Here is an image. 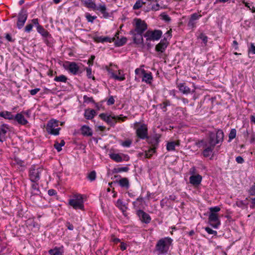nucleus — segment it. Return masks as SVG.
Returning <instances> with one entry per match:
<instances>
[{
	"mask_svg": "<svg viewBox=\"0 0 255 255\" xmlns=\"http://www.w3.org/2000/svg\"><path fill=\"white\" fill-rule=\"evenodd\" d=\"M242 2L247 7L251 10L253 13H255V7L253 6L252 7H251L250 4L248 2H246L245 0H242Z\"/></svg>",
	"mask_w": 255,
	"mask_h": 255,
	"instance_id": "obj_48",
	"label": "nucleus"
},
{
	"mask_svg": "<svg viewBox=\"0 0 255 255\" xmlns=\"http://www.w3.org/2000/svg\"><path fill=\"white\" fill-rule=\"evenodd\" d=\"M209 222L210 225L215 229L218 228L221 224L220 220L219 219L218 214H213V213H209Z\"/></svg>",
	"mask_w": 255,
	"mask_h": 255,
	"instance_id": "obj_12",
	"label": "nucleus"
},
{
	"mask_svg": "<svg viewBox=\"0 0 255 255\" xmlns=\"http://www.w3.org/2000/svg\"><path fill=\"white\" fill-rule=\"evenodd\" d=\"M82 134L84 136H90L93 134V132L89 127L86 125L83 126L81 128Z\"/></svg>",
	"mask_w": 255,
	"mask_h": 255,
	"instance_id": "obj_29",
	"label": "nucleus"
},
{
	"mask_svg": "<svg viewBox=\"0 0 255 255\" xmlns=\"http://www.w3.org/2000/svg\"><path fill=\"white\" fill-rule=\"evenodd\" d=\"M168 44V43L165 38L161 39L160 42L156 45L155 50L160 53L163 52L167 48Z\"/></svg>",
	"mask_w": 255,
	"mask_h": 255,
	"instance_id": "obj_22",
	"label": "nucleus"
},
{
	"mask_svg": "<svg viewBox=\"0 0 255 255\" xmlns=\"http://www.w3.org/2000/svg\"><path fill=\"white\" fill-rule=\"evenodd\" d=\"M237 131L235 128H232L229 134V141H231L236 136Z\"/></svg>",
	"mask_w": 255,
	"mask_h": 255,
	"instance_id": "obj_41",
	"label": "nucleus"
},
{
	"mask_svg": "<svg viewBox=\"0 0 255 255\" xmlns=\"http://www.w3.org/2000/svg\"><path fill=\"white\" fill-rule=\"evenodd\" d=\"M144 200L142 197H138L135 201L132 202V205L134 209L136 210V211L138 210L144 208Z\"/></svg>",
	"mask_w": 255,
	"mask_h": 255,
	"instance_id": "obj_24",
	"label": "nucleus"
},
{
	"mask_svg": "<svg viewBox=\"0 0 255 255\" xmlns=\"http://www.w3.org/2000/svg\"><path fill=\"white\" fill-rule=\"evenodd\" d=\"M65 145V141L63 140H62L60 143H58V142H55L54 144V147L57 149V150L59 152L62 150V147Z\"/></svg>",
	"mask_w": 255,
	"mask_h": 255,
	"instance_id": "obj_42",
	"label": "nucleus"
},
{
	"mask_svg": "<svg viewBox=\"0 0 255 255\" xmlns=\"http://www.w3.org/2000/svg\"><path fill=\"white\" fill-rule=\"evenodd\" d=\"M132 143V140L131 139H128L124 141L121 142V145L125 147H129L130 146Z\"/></svg>",
	"mask_w": 255,
	"mask_h": 255,
	"instance_id": "obj_43",
	"label": "nucleus"
},
{
	"mask_svg": "<svg viewBox=\"0 0 255 255\" xmlns=\"http://www.w3.org/2000/svg\"><path fill=\"white\" fill-rule=\"evenodd\" d=\"M32 23L33 25H35L36 26V28L37 27V26L38 25H40L39 24V22H38V18H34L32 20Z\"/></svg>",
	"mask_w": 255,
	"mask_h": 255,
	"instance_id": "obj_63",
	"label": "nucleus"
},
{
	"mask_svg": "<svg viewBox=\"0 0 255 255\" xmlns=\"http://www.w3.org/2000/svg\"><path fill=\"white\" fill-rule=\"evenodd\" d=\"M221 208L219 206H215L210 207L209 208L210 213H213V214H217V212H219Z\"/></svg>",
	"mask_w": 255,
	"mask_h": 255,
	"instance_id": "obj_46",
	"label": "nucleus"
},
{
	"mask_svg": "<svg viewBox=\"0 0 255 255\" xmlns=\"http://www.w3.org/2000/svg\"><path fill=\"white\" fill-rule=\"evenodd\" d=\"M224 134L222 130L218 129L216 133L211 132L209 133L208 138L201 140L208 145L215 148L216 144H221L224 140Z\"/></svg>",
	"mask_w": 255,
	"mask_h": 255,
	"instance_id": "obj_2",
	"label": "nucleus"
},
{
	"mask_svg": "<svg viewBox=\"0 0 255 255\" xmlns=\"http://www.w3.org/2000/svg\"><path fill=\"white\" fill-rule=\"evenodd\" d=\"M100 117L107 122L109 125L111 126H114L116 124L117 120L124 121L126 117L122 118L120 116H116L112 115H108V114L102 113L99 115Z\"/></svg>",
	"mask_w": 255,
	"mask_h": 255,
	"instance_id": "obj_9",
	"label": "nucleus"
},
{
	"mask_svg": "<svg viewBox=\"0 0 255 255\" xmlns=\"http://www.w3.org/2000/svg\"><path fill=\"white\" fill-rule=\"evenodd\" d=\"M83 5L88 8H91L94 10H97L100 11L104 18L109 17V13L107 11V7L105 4H100L97 6L95 2L92 0H79Z\"/></svg>",
	"mask_w": 255,
	"mask_h": 255,
	"instance_id": "obj_3",
	"label": "nucleus"
},
{
	"mask_svg": "<svg viewBox=\"0 0 255 255\" xmlns=\"http://www.w3.org/2000/svg\"><path fill=\"white\" fill-rule=\"evenodd\" d=\"M14 161L17 165H19L20 167L24 166V161L23 160L20 159L19 158H15Z\"/></svg>",
	"mask_w": 255,
	"mask_h": 255,
	"instance_id": "obj_51",
	"label": "nucleus"
},
{
	"mask_svg": "<svg viewBox=\"0 0 255 255\" xmlns=\"http://www.w3.org/2000/svg\"><path fill=\"white\" fill-rule=\"evenodd\" d=\"M115 103V100L113 96H111L107 101V104L108 105H113Z\"/></svg>",
	"mask_w": 255,
	"mask_h": 255,
	"instance_id": "obj_58",
	"label": "nucleus"
},
{
	"mask_svg": "<svg viewBox=\"0 0 255 255\" xmlns=\"http://www.w3.org/2000/svg\"><path fill=\"white\" fill-rule=\"evenodd\" d=\"M5 38L9 42H13L14 41V39H13L12 38L11 35L9 34H8V33H7L5 35Z\"/></svg>",
	"mask_w": 255,
	"mask_h": 255,
	"instance_id": "obj_64",
	"label": "nucleus"
},
{
	"mask_svg": "<svg viewBox=\"0 0 255 255\" xmlns=\"http://www.w3.org/2000/svg\"><path fill=\"white\" fill-rule=\"evenodd\" d=\"M179 145V141L168 142L166 145V149L168 151H174L175 150V146Z\"/></svg>",
	"mask_w": 255,
	"mask_h": 255,
	"instance_id": "obj_30",
	"label": "nucleus"
},
{
	"mask_svg": "<svg viewBox=\"0 0 255 255\" xmlns=\"http://www.w3.org/2000/svg\"><path fill=\"white\" fill-rule=\"evenodd\" d=\"M95 58V56L94 55L91 56L90 58L88 60V64H89V65H92Z\"/></svg>",
	"mask_w": 255,
	"mask_h": 255,
	"instance_id": "obj_61",
	"label": "nucleus"
},
{
	"mask_svg": "<svg viewBox=\"0 0 255 255\" xmlns=\"http://www.w3.org/2000/svg\"><path fill=\"white\" fill-rule=\"evenodd\" d=\"M138 124L139 123L138 122L134 124L136 136L141 139H147L148 138L147 126L146 124H142L137 127Z\"/></svg>",
	"mask_w": 255,
	"mask_h": 255,
	"instance_id": "obj_6",
	"label": "nucleus"
},
{
	"mask_svg": "<svg viewBox=\"0 0 255 255\" xmlns=\"http://www.w3.org/2000/svg\"><path fill=\"white\" fill-rule=\"evenodd\" d=\"M58 127V122L55 120H51L47 124L46 129L48 133L57 135L59 134V130L61 129Z\"/></svg>",
	"mask_w": 255,
	"mask_h": 255,
	"instance_id": "obj_8",
	"label": "nucleus"
},
{
	"mask_svg": "<svg viewBox=\"0 0 255 255\" xmlns=\"http://www.w3.org/2000/svg\"><path fill=\"white\" fill-rule=\"evenodd\" d=\"M27 18V14L23 10H21L18 15V19L16 23L17 27L18 29H21L24 25V23Z\"/></svg>",
	"mask_w": 255,
	"mask_h": 255,
	"instance_id": "obj_15",
	"label": "nucleus"
},
{
	"mask_svg": "<svg viewBox=\"0 0 255 255\" xmlns=\"http://www.w3.org/2000/svg\"><path fill=\"white\" fill-rule=\"evenodd\" d=\"M19 124L21 125H25L28 123V121L26 120L21 113H17L14 116V119Z\"/></svg>",
	"mask_w": 255,
	"mask_h": 255,
	"instance_id": "obj_26",
	"label": "nucleus"
},
{
	"mask_svg": "<svg viewBox=\"0 0 255 255\" xmlns=\"http://www.w3.org/2000/svg\"><path fill=\"white\" fill-rule=\"evenodd\" d=\"M108 71L109 73L110 74L111 77L116 80L122 81L125 80L126 79L125 75L123 73V71L121 70H118V75L115 74L111 69H108Z\"/></svg>",
	"mask_w": 255,
	"mask_h": 255,
	"instance_id": "obj_20",
	"label": "nucleus"
},
{
	"mask_svg": "<svg viewBox=\"0 0 255 255\" xmlns=\"http://www.w3.org/2000/svg\"><path fill=\"white\" fill-rule=\"evenodd\" d=\"M14 115L10 112L5 111L0 112V117L7 120H13Z\"/></svg>",
	"mask_w": 255,
	"mask_h": 255,
	"instance_id": "obj_31",
	"label": "nucleus"
},
{
	"mask_svg": "<svg viewBox=\"0 0 255 255\" xmlns=\"http://www.w3.org/2000/svg\"><path fill=\"white\" fill-rule=\"evenodd\" d=\"M170 105L171 104L169 101L165 100L162 104H159L158 106L163 110V112H166L167 111L166 107L167 106H170Z\"/></svg>",
	"mask_w": 255,
	"mask_h": 255,
	"instance_id": "obj_39",
	"label": "nucleus"
},
{
	"mask_svg": "<svg viewBox=\"0 0 255 255\" xmlns=\"http://www.w3.org/2000/svg\"><path fill=\"white\" fill-rule=\"evenodd\" d=\"M134 29L130 30L132 33H137L142 34L147 29V25L144 20L139 18H135Z\"/></svg>",
	"mask_w": 255,
	"mask_h": 255,
	"instance_id": "obj_7",
	"label": "nucleus"
},
{
	"mask_svg": "<svg viewBox=\"0 0 255 255\" xmlns=\"http://www.w3.org/2000/svg\"><path fill=\"white\" fill-rule=\"evenodd\" d=\"M50 255H64L63 247H55L48 251Z\"/></svg>",
	"mask_w": 255,
	"mask_h": 255,
	"instance_id": "obj_27",
	"label": "nucleus"
},
{
	"mask_svg": "<svg viewBox=\"0 0 255 255\" xmlns=\"http://www.w3.org/2000/svg\"><path fill=\"white\" fill-rule=\"evenodd\" d=\"M196 145L199 148H204L202 154L205 157H208L210 156L212 154L214 149V147L207 144V143H205V142H203L201 140L196 142Z\"/></svg>",
	"mask_w": 255,
	"mask_h": 255,
	"instance_id": "obj_11",
	"label": "nucleus"
},
{
	"mask_svg": "<svg viewBox=\"0 0 255 255\" xmlns=\"http://www.w3.org/2000/svg\"><path fill=\"white\" fill-rule=\"evenodd\" d=\"M87 75L89 78H92V69L91 68H86Z\"/></svg>",
	"mask_w": 255,
	"mask_h": 255,
	"instance_id": "obj_60",
	"label": "nucleus"
},
{
	"mask_svg": "<svg viewBox=\"0 0 255 255\" xmlns=\"http://www.w3.org/2000/svg\"><path fill=\"white\" fill-rule=\"evenodd\" d=\"M43 171V168L38 165H31L28 170V176L30 181L38 182Z\"/></svg>",
	"mask_w": 255,
	"mask_h": 255,
	"instance_id": "obj_4",
	"label": "nucleus"
},
{
	"mask_svg": "<svg viewBox=\"0 0 255 255\" xmlns=\"http://www.w3.org/2000/svg\"><path fill=\"white\" fill-rule=\"evenodd\" d=\"M68 204L74 209L84 210L83 196L81 194L74 195L73 198L69 200Z\"/></svg>",
	"mask_w": 255,
	"mask_h": 255,
	"instance_id": "obj_5",
	"label": "nucleus"
},
{
	"mask_svg": "<svg viewBox=\"0 0 255 255\" xmlns=\"http://www.w3.org/2000/svg\"><path fill=\"white\" fill-rule=\"evenodd\" d=\"M162 32L160 30H147L143 35L146 41L158 40L161 37Z\"/></svg>",
	"mask_w": 255,
	"mask_h": 255,
	"instance_id": "obj_10",
	"label": "nucleus"
},
{
	"mask_svg": "<svg viewBox=\"0 0 255 255\" xmlns=\"http://www.w3.org/2000/svg\"><path fill=\"white\" fill-rule=\"evenodd\" d=\"M202 177L199 174H197V175H191L189 177L190 183L192 185H193L195 186H197L199 185H200L202 181Z\"/></svg>",
	"mask_w": 255,
	"mask_h": 255,
	"instance_id": "obj_23",
	"label": "nucleus"
},
{
	"mask_svg": "<svg viewBox=\"0 0 255 255\" xmlns=\"http://www.w3.org/2000/svg\"><path fill=\"white\" fill-rule=\"evenodd\" d=\"M96 112L94 110H87L85 111L84 116L86 119L91 120L94 117Z\"/></svg>",
	"mask_w": 255,
	"mask_h": 255,
	"instance_id": "obj_32",
	"label": "nucleus"
},
{
	"mask_svg": "<svg viewBox=\"0 0 255 255\" xmlns=\"http://www.w3.org/2000/svg\"><path fill=\"white\" fill-rule=\"evenodd\" d=\"M10 131L9 126L5 124L0 125V142H3L6 138V133Z\"/></svg>",
	"mask_w": 255,
	"mask_h": 255,
	"instance_id": "obj_17",
	"label": "nucleus"
},
{
	"mask_svg": "<svg viewBox=\"0 0 255 255\" xmlns=\"http://www.w3.org/2000/svg\"><path fill=\"white\" fill-rule=\"evenodd\" d=\"M198 38L201 39L205 44H206L208 41V37L205 34L201 33L198 36Z\"/></svg>",
	"mask_w": 255,
	"mask_h": 255,
	"instance_id": "obj_45",
	"label": "nucleus"
},
{
	"mask_svg": "<svg viewBox=\"0 0 255 255\" xmlns=\"http://www.w3.org/2000/svg\"><path fill=\"white\" fill-rule=\"evenodd\" d=\"M115 38H111L108 36H100L98 37V41L102 43L108 42L111 43L114 42Z\"/></svg>",
	"mask_w": 255,
	"mask_h": 255,
	"instance_id": "obj_33",
	"label": "nucleus"
},
{
	"mask_svg": "<svg viewBox=\"0 0 255 255\" xmlns=\"http://www.w3.org/2000/svg\"><path fill=\"white\" fill-rule=\"evenodd\" d=\"M117 172H127L129 170V168L127 166L121 167L116 169Z\"/></svg>",
	"mask_w": 255,
	"mask_h": 255,
	"instance_id": "obj_52",
	"label": "nucleus"
},
{
	"mask_svg": "<svg viewBox=\"0 0 255 255\" xmlns=\"http://www.w3.org/2000/svg\"><path fill=\"white\" fill-rule=\"evenodd\" d=\"M141 74L142 75V81L145 82L147 84H151L153 81V76L151 72H146L144 69L141 70Z\"/></svg>",
	"mask_w": 255,
	"mask_h": 255,
	"instance_id": "obj_21",
	"label": "nucleus"
},
{
	"mask_svg": "<svg viewBox=\"0 0 255 255\" xmlns=\"http://www.w3.org/2000/svg\"><path fill=\"white\" fill-rule=\"evenodd\" d=\"M119 33L117 32L115 35L114 38H115V40L114 42H115V45L117 47H121L124 45L127 41V39L125 37H122L120 39L119 38Z\"/></svg>",
	"mask_w": 255,
	"mask_h": 255,
	"instance_id": "obj_25",
	"label": "nucleus"
},
{
	"mask_svg": "<svg viewBox=\"0 0 255 255\" xmlns=\"http://www.w3.org/2000/svg\"><path fill=\"white\" fill-rule=\"evenodd\" d=\"M109 156L111 159L117 162H120L123 161H127L129 159V157L128 155L123 153H112L109 154Z\"/></svg>",
	"mask_w": 255,
	"mask_h": 255,
	"instance_id": "obj_14",
	"label": "nucleus"
},
{
	"mask_svg": "<svg viewBox=\"0 0 255 255\" xmlns=\"http://www.w3.org/2000/svg\"><path fill=\"white\" fill-rule=\"evenodd\" d=\"M205 230L209 234L214 235H216L217 234L216 231L213 230L209 227H205Z\"/></svg>",
	"mask_w": 255,
	"mask_h": 255,
	"instance_id": "obj_49",
	"label": "nucleus"
},
{
	"mask_svg": "<svg viewBox=\"0 0 255 255\" xmlns=\"http://www.w3.org/2000/svg\"><path fill=\"white\" fill-rule=\"evenodd\" d=\"M129 33L132 35V38L134 43L141 47L144 46L142 34L134 32L132 33V31H130Z\"/></svg>",
	"mask_w": 255,
	"mask_h": 255,
	"instance_id": "obj_19",
	"label": "nucleus"
},
{
	"mask_svg": "<svg viewBox=\"0 0 255 255\" xmlns=\"http://www.w3.org/2000/svg\"><path fill=\"white\" fill-rule=\"evenodd\" d=\"M196 21L189 19L188 22V26L191 28H194L196 26Z\"/></svg>",
	"mask_w": 255,
	"mask_h": 255,
	"instance_id": "obj_53",
	"label": "nucleus"
},
{
	"mask_svg": "<svg viewBox=\"0 0 255 255\" xmlns=\"http://www.w3.org/2000/svg\"><path fill=\"white\" fill-rule=\"evenodd\" d=\"M116 206L121 210L123 212L126 211L127 209L126 205L124 204L122 200L120 199H119L116 203Z\"/></svg>",
	"mask_w": 255,
	"mask_h": 255,
	"instance_id": "obj_34",
	"label": "nucleus"
},
{
	"mask_svg": "<svg viewBox=\"0 0 255 255\" xmlns=\"http://www.w3.org/2000/svg\"><path fill=\"white\" fill-rule=\"evenodd\" d=\"M177 87L178 88L180 92L183 94L187 95L191 92L190 89L188 87L186 86L185 84L184 83L178 84Z\"/></svg>",
	"mask_w": 255,
	"mask_h": 255,
	"instance_id": "obj_28",
	"label": "nucleus"
},
{
	"mask_svg": "<svg viewBox=\"0 0 255 255\" xmlns=\"http://www.w3.org/2000/svg\"><path fill=\"white\" fill-rule=\"evenodd\" d=\"M54 80L56 82L66 83L67 80V78L65 75H61L59 76H56Z\"/></svg>",
	"mask_w": 255,
	"mask_h": 255,
	"instance_id": "obj_40",
	"label": "nucleus"
},
{
	"mask_svg": "<svg viewBox=\"0 0 255 255\" xmlns=\"http://www.w3.org/2000/svg\"><path fill=\"white\" fill-rule=\"evenodd\" d=\"M249 53H252L253 54H255V45L254 43H251V46L249 48Z\"/></svg>",
	"mask_w": 255,
	"mask_h": 255,
	"instance_id": "obj_54",
	"label": "nucleus"
},
{
	"mask_svg": "<svg viewBox=\"0 0 255 255\" xmlns=\"http://www.w3.org/2000/svg\"><path fill=\"white\" fill-rule=\"evenodd\" d=\"M63 66L65 69L68 70L70 73L74 75L77 74L79 70V66L74 62L67 61Z\"/></svg>",
	"mask_w": 255,
	"mask_h": 255,
	"instance_id": "obj_13",
	"label": "nucleus"
},
{
	"mask_svg": "<svg viewBox=\"0 0 255 255\" xmlns=\"http://www.w3.org/2000/svg\"><path fill=\"white\" fill-rule=\"evenodd\" d=\"M32 183L31 185V200L34 201L35 196H38L41 193L39 188L38 182H31Z\"/></svg>",
	"mask_w": 255,
	"mask_h": 255,
	"instance_id": "obj_18",
	"label": "nucleus"
},
{
	"mask_svg": "<svg viewBox=\"0 0 255 255\" xmlns=\"http://www.w3.org/2000/svg\"><path fill=\"white\" fill-rule=\"evenodd\" d=\"M249 193L251 195H255V184L250 188Z\"/></svg>",
	"mask_w": 255,
	"mask_h": 255,
	"instance_id": "obj_56",
	"label": "nucleus"
},
{
	"mask_svg": "<svg viewBox=\"0 0 255 255\" xmlns=\"http://www.w3.org/2000/svg\"><path fill=\"white\" fill-rule=\"evenodd\" d=\"M66 227L67 229L70 231H72L74 229V227L70 222H67L66 223Z\"/></svg>",
	"mask_w": 255,
	"mask_h": 255,
	"instance_id": "obj_62",
	"label": "nucleus"
},
{
	"mask_svg": "<svg viewBox=\"0 0 255 255\" xmlns=\"http://www.w3.org/2000/svg\"><path fill=\"white\" fill-rule=\"evenodd\" d=\"M119 184L122 187L128 188L129 186L128 180L127 178H123L119 181Z\"/></svg>",
	"mask_w": 255,
	"mask_h": 255,
	"instance_id": "obj_35",
	"label": "nucleus"
},
{
	"mask_svg": "<svg viewBox=\"0 0 255 255\" xmlns=\"http://www.w3.org/2000/svg\"><path fill=\"white\" fill-rule=\"evenodd\" d=\"M172 241V239L169 237H165L159 240L156 243L154 252L157 255H166Z\"/></svg>",
	"mask_w": 255,
	"mask_h": 255,
	"instance_id": "obj_1",
	"label": "nucleus"
},
{
	"mask_svg": "<svg viewBox=\"0 0 255 255\" xmlns=\"http://www.w3.org/2000/svg\"><path fill=\"white\" fill-rule=\"evenodd\" d=\"M86 17L88 22L93 23L94 20L97 18V16H92L89 13H86Z\"/></svg>",
	"mask_w": 255,
	"mask_h": 255,
	"instance_id": "obj_47",
	"label": "nucleus"
},
{
	"mask_svg": "<svg viewBox=\"0 0 255 255\" xmlns=\"http://www.w3.org/2000/svg\"><path fill=\"white\" fill-rule=\"evenodd\" d=\"M96 173L95 171H92L91 172H90L88 176V179L91 181L95 180L96 179Z\"/></svg>",
	"mask_w": 255,
	"mask_h": 255,
	"instance_id": "obj_44",
	"label": "nucleus"
},
{
	"mask_svg": "<svg viewBox=\"0 0 255 255\" xmlns=\"http://www.w3.org/2000/svg\"><path fill=\"white\" fill-rule=\"evenodd\" d=\"M155 148H156L155 147L150 148L148 150V151H145L144 153H142V154H144L145 158H150L155 152Z\"/></svg>",
	"mask_w": 255,
	"mask_h": 255,
	"instance_id": "obj_37",
	"label": "nucleus"
},
{
	"mask_svg": "<svg viewBox=\"0 0 255 255\" xmlns=\"http://www.w3.org/2000/svg\"><path fill=\"white\" fill-rule=\"evenodd\" d=\"M136 214L142 223L148 224L151 221V219L149 215L142 210H138L136 211Z\"/></svg>",
	"mask_w": 255,
	"mask_h": 255,
	"instance_id": "obj_16",
	"label": "nucleus"
},
{
	"mask_svg": "<svg viewBox=\"0 0 255 255\" xmlns=\"http://www.w3.org/2000/svg\"><path fill=\"white\" fill-rule=\"evenodd\" d=\"M236 161L237 163L242 164L244 162V159L241 156H238L236 158Z\"/></svg>",
	"mask_w": 255,
	"mask_h": 255,
	"instance_id": "obj_59",
	"label": "nucleus"
},
{
	"mask_svg": "<svg viewBox=\"0 0 255 255\" xmlns=\"http://www.w3.org/2000/svg\"><path fill=\"white\" fill-rule=\"evenodd\" d=\"M36 29L37 32L43 37H47L48 36V32L42 26L38 25Z\"/></svg>",
	"mask_w": 255,
	"mask_h": 255,
	"instance_id": "obj_36",
	"label": "nucleus"
},
{
	"mask_svg": "<svg viewBox=\"0 0 255 255\" xmlns=\"http://www.w3.org/2000/svg\"><path fill=\"white\" fill-rule=\"evenodd\" d=\"M32 27H33L32 24L30 23V24H27L24 28L25 31L26 32H30L31 31Z\"/></svg>",
	"mask_w": 255,
	"mask_h": 255,
	"instance_id": "obj_55",
	"label": "nucleus"
},
{
	"mask_svg": "<svg viewBox=\"0 0 255 255\" xmlns=\"http://www.w3.org/2000/svg\"><path fill=\"white\" fill-rule=\"evenodd\" d=\"M40 89L39 88H35L29 91L30 94L32 95H35Z\"/></svg>",
	"mask_w": 255,
	"mask_h": 255,
	"instance_id": "obj_57",
	"label": "nucleus"
},
{
	"mask_svg": "<svg viewBox=\"0 0 255 255\" xmlns=\"http://www.w3.org/2000/svg\"><path fill=\"white\" fill-rule=\"evenodd\" d=\"M201 17V15L198 14L196 13H194L191 15V17L190 18V20L197 21Z\"/></svg>",
	"mask_w": 255,
	"mask_h": 255,
	"instance_id": "obj_50",
	"label": "nucleus"
},
{
	"mask_svg": "<svg viewBox=\"0 0 255 255\" xmlns=\"http://www.w3.org/2000/svg\"><path fill=\"white\" fill-rule=\"evenodd\" d=\"M145 3V2L142 0H137L133 6V9H138L141 8L143 4Z\"/></svg>",
	"mask_w": 255,
	"mask_h": 255,
	"instance_id": "obj_38",
	"label": "nucleus"
}]
</instances>
